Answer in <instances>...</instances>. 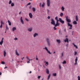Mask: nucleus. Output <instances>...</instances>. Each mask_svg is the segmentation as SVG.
Masks as SVG:
<instances>
[{
    "label": "nucleus",
    "mask_w": 80,
    "mask_h": 80,
    "mask_svg": "<svg viewBox=\"0 0 80 80\" xmlns=\"http://www.w3.org/2000/svg\"><path fill=\"white\" fill-rule=\"evenodd\" d=\"M51 24H52V25H55V21H54V20H53V19H52L51 20Z\"/></svg>",
    "instance_id": "2"
},
{
    "label": "nucleus",
    "mask_w": 80,
    "mask_h": 80,
    "mask_svg": "<svg viewBox=\"0 0 80 80\" xmlns=\"http://www.w3.org/2000/svg\"><path fill=\"white\" fill-rule=\"evenodd\" d=\"M15 52H16L15 53L16 55H17V56H19V55H20V54L18 52V51H17V50H16L15 51Z\"/></svg>",
    "instance_id": "9"
},
{
    "label": "nucleus",
    "mask_w": 80,
    "mask_h": 80,
    "mask_svg": "<svg viewBox=\"0 0 80 80\" xmlns=\"http://www.w3.org/2000/svg\"><path fill=\"white\" fill-rule=\"evenodd\" d=\"M32 10L33 12H35V8H33Z\"/></svg>",
    "instance_id": "32"
},
{
    "label": "nucleus",
    "mask_w": 80,
    "mask_h": 80,
    "mask_svg": "<svg viewBox=\"0 0 80 80\" xmlns=\"http://www.w3.org/2000/svg\"><path fill=\"white\" fill-rule=\"evenodd\" d=\"M54 25L55 26V27H57V26H59L60 25V23H59L58 22H56V24Z\"/></svg>",
    "instance_id": "11"
},
{
    "label": "nucleus",
    "mask_w": 80,
    "mask_h": 80,
    "mask_svg": "<svg viewBox=\"0 0 80 80\" xmlns=\"http://www.w3.org/2000/svg\"><path fill=\"white\" fill-rule=\"evenodd\" d=\"M76 22L78 21V16H76Z\"/></svg>",
    "instance_id": "20"
},
{
    "label": "nucleus",
    "mask_w": 80,
    "mask_h": 80,
    "mask_svg": "<svg viewBox=\"0 0 80 80\" xmlns=\"http://www.w3.org/2000/svg\"><path fill=\"white\" fill-rule=\"evenodd\" d=\"M16 28L15 27H13L12 28V32H14L15 30H16Z\"/></svg>",
    "instance_id": "19"
},
{
    "label": "nucleus",
    "mask_w": 80,
    "mask_h": 80,
    "mask_svg": "<svg viewBox=\"0 0 80 80\" xmlns=\"http://www.w3.org/2000/svg\"><path fill=\"white\" fill-rule=\"evenodd\" d=\"M53 29H54V30H57V28H56L55 26V27H54Z\"/></svg>",
    "instance_id": "41"
},
{
    "label": "nucleus",
    "mask_w": 80,
    "mask_h": 80,
    "mask_svg": "<svg viewBox=\"0 0 80 80\" xmlns=\"http://www.w3.org/2000/svg\"><path fill=\"white\" fill-rule=\"evenodd\" d=\"M6 54H7L6 51H5V50H4L3 51V55H4V57H5V56H6Z\"/></svg>",
    "instance_id": "14"
},
{
    "label": "nucleus",
    "mask_w": 80,
    "mask_h": 80,
    "mask_svg": "<svg viewBox=\"0 0 80 80\" xmlns=\"http://www.w3.org/2000/svg\"><path fill=\"white\" fill-rule=\"evenodd\" d=\"M45 65L46 66H48V62H46Z\"/></svg>",
    "instance_id": "23"
},
{
    "label": "nucleus",
    "mask_w": 80,
    "mask_h": 80,
    "mask_svg": "<svg viewBox=\"0 0 80 80\" xmlns=\"http://www.w3.org/2000/svg\"><path fill=\"white\" fill-rule=\"evenodd\" d=\"M78 60V57H76V58L75 59V62H77Z\"/></svg>",
    "instance_id": "25"
},
{
    "label": "nucleus",
    "mask_w": 80,
    "mask_h": 80,
    "mask_svg": "<svg viewBox=\"0 0 80 80\" xmlns=\"http://www.w3.org/2000/svg\"><path fill=\"white\" fill-rule=\"evenodd\" d=\"M53 75L54 77H56L57 76V73H54L53 74Z\"/></svg>",
    "instance_id": "26"
},
{
    "label": "nucleus",
    "mask_w": 80,
    "mask_h": 80,
    "mask_svg": "<svg viewBox=\"0 0 80 80\" xmlns=\"http://www.w3.org/2000/svg\"><path fill=\"white\" fill-rule=\"evenodd\" d=\"M57 21H56V22H58H58H59V21H60V19L58 20V19H57Z\"/></svg>",
    "instance_id": "42"
},
{
    "label": "nucleus",
    "mask_w": 80,
    "mask_h": 80,
    "mask_svg": "<svg viewBox=\"0 0 80 80\" xmlns=\"http://www.w3.org/2000/svg\"><path fill=\"white\" fill-rule=\"evenodd\" d=\"M65 18H66V20H67L68 19V16H67L66 17H65Z\"/></svg>",
    "instance_id": "47"
},
{
    "label": "nucleus",
    "mask_w": 80,
    "mask_h": 80,
    "mask_svg": "<svg viewBox=\"0 0 80 80\" xmlns=\"http://www.w3.org/2000/svg\"><path fill=\"white\" fill-rule=\"evenodd\" d=\"M63 15V13L62 12H61L60 14V17H62Z\"/></svg>",
    "instance_id": "30"
},
{
    "label": "nucleus",
    "mask_w": 80,
    "mask_h": 80,
    "mask_svg": "<svg viewBox=\"0 0 80 80\" xmlns=\"http://www.w3.org/2000/svg\"><path fill=\"white\" fill-rule=\"evenodd\" d=\"M7 68V66H6L5 68H4V69H5L6 68Z\"/></svg>",
    "instance_id": "58"
},
{
    "label": "nucleus",
    "mask_w": 80,
    "mask_h": 80,
    "mask_svg": "<svg viewBox=\"0 0 80 80\" xmlns=\"http://www.w3.org/2000/svg\"><path fill=\"white\" fill-rule=\"evenodd\" d=\"M3 38H2L1 42H0V45H2V44H3Z\"/></svg>",
    "instance_id": "10"
},
{
    "label": "nucleus",
    "mask_w": 80,
    "mask_h": 80,
    "mask_svg": "<svg viewBox=\"0 0 80 80\" xmlns=\"http://www.w3.org/2000/svg\"><path fill=\"white\" fill-rule=\"evenodd\" d=\"M1 63H2V64H3V65H4V64L5 63L3 61H2L1 62Z\"/></svg>",
    "instance_id": "43"
},
{
    "label": "nucleus",
    "mask_w": 80,
    "mask_h": 80,
    "mask_svg": "<svg viewBox=\"0 0 80 80\" xmlns=\"http://www.w3.org/2000/svg\"><path fill=\"white\" fill-rule=\"evenodd\" d=\"M30 4H31V2H29V3H28V4H27V6H28V5H30Z\"/></svg>",
    "instance_id": "44"
},
{
    "label": "nucleus",
    "mask_w": 80,
    "mask_h": 80,
    "mask_svg": "<svg viewBox=\"0 0 80 80\" xmlns=\"http://www.w3.org/2000/svg\"><path fill=\"white\" fill-rule=\"evenodd\" d=\"M38 33H35L33 35V37H37V36H38Z\"/></svg>",
    "instance_id": "12"
},
{
    "label": "nucleus",
    "mask_w": 80,
    "mask_h": 80,
    "mask_svg": "<svg viewBox=\"0 0 80 80\" xmlns=\"http://www.w3.org/2000/svg\"><path fill=\"white\" fill-rule=\"evenodd\" d=\"M29 17L30 18H33V15L32 13H29Z\"/></svg>",
    "instance_id": "7"
},
{
    "label": "nucleus",
    "mask_w": 80,
    "mask_h": 80,
    "mask_svg": "<svg viewBox=\"0 0 80 80\" xmlns=\"http://www.w3.org/2000/svg\"><path fill=\"white\" fill-rule=\"evenodd\" d=\"M45 49L46 50V51H47L48 53L50 54V55H51V52H50V51H48V49H47V47H45Z\"/></svg>",
    "instance_id": "5"
},
{
    "label": "nucleus",
    "mask_w": 80,
    "mask_h": 80,
    "mask_svg": "<svg viewBox=\"0 0 80 80\" xmlns=\"http://www.w3.org/2000/svg\"><path fill=\"white\" fill-rule=\"evenodd\" d=\"M59 33H61V31H59Z\"/></svg>",
    "instance_id": "60"
},
{
    "label": "nucleus",
    "mask_w": 80,
    "mask_h": 80,
    "mask_svg": "<svg viewBox=\"0 0 80 80\" xmlns=\"http://www.w3.org/2000/svg\"><path fill=\"white\" fill-rule=\"evenodd\" d=\"M40 77H41V76H38V79H40Z\"/></svg>",
    "instance_id": "46"
},
{
    "label": "nucleus",
    "mask_w": 80,
    "mask_h": 80,
    "mask_svg": "<svg viewBox=\"0 0 80 80\" xmlns=\"http://www.w3.org/2000/svg\"><path fill=\"white\" fill-rule=\"evenodd\" d=\"M72 23L74 25H77V21H74L72 22Z\"/></svg>",
    "instance_id": "15"
},
{
    "label": "nucleus",
    "mask_w": 80,
    "mask_h": 80,
    "mask_svg": "<svg viewBox=\"0 0 80 80\" xmlns=\"http://www.w3.org/2000/svg\"><path fill=\"white\" fill-rule=\"evenodd\" d=\"M64 42L65 43H66V42H67V43H69V41H68V38H66L65 40H64Z\"/></svg>",
    "instance_id": "8"
},
{
    "label": "nucleus",
    "mask_w": 80,
    "mask_h": 80,
    "mask_svg": "<svg viewBox=\"0 0 80 80\" xmlns=\"http://www.w3.org/2000/svg\"><path fill=\"white\" fill-rule=\"evenodd\" d=\"M6 29L7 30H8V26H6Z\"/></svg>",
    "instance_id": "50"
},
{
    "label": "nucleus",
    "mask_w": 80,
    "mask_h": 80,
    "mask_svg": "<svg viewBox=\"0 0 80 80\" xmlns=\"http://www.w3.org/2000/svg\"><path fill=\"white\" fill-rule=\"evenodd\" d=\"M77 52L76 51L75 52L74 55H77Z\"/></svg>",
    "instance_id": "34"
},
{
    "label": "nucleus",
    "mask_w": 80,
    "mask_h": 80,
    "mask_svg": "<svg viewBox=\"0 0 80 80\" xmlns=\"http://www.w3.org/2000/svg\"><path fill=\"white\" fill-rule=\"evenodd\" d=\"M0 28H2V23L0 26Z\"/></svg>",
    "instance_id": "49"
},
{
    "label": "nucleus",
    "mask_w": 80,
    "mask_h": 80,
    "mask_svg": "<svg viewBox=\"0 0 80 80\" xmlns=\"http://www.w3.org/2000/svg\"><path fill=\"white\" fill-rule=\"evenodd\" d=\"M58 19V17H56L55 18V20H57Z\"/></svg>",
    "instance_id": "51"
},
{
    "label": "nucleus",
    "mask_w": 80,
    "mask_h": 80,
    "mask_svg": "<svg viewBox=\"0 0 80 80\" xmlns=\"http://www.w3.org/2000/svg\"><path fill=\"white\" fill-rule=\"evenodd\" d=\"M50 76H51V75H50V74L48 77V80H49V79H50Z\"/></svg>",
    "instance_id": "22"
},
{
    "label": "nucleus",
    "mask_w": 80,
    "mask_h": 80,
    "mask_svg": "<svg viewBox=\"0 0 80 80\" xmlns=\"http://www.w3.org/2000/svg\"><path fill=\"white\" fill-rule=\"evenodd\" d=\"M59 69L61 70L62 68V67H61V66H60V65H59Z\"/></svg>",
    "instance_id": "36"
},
{
    "label": "nucleus",
    "mask_w": 80,
    "mask_h": 80,
    "mask_svg": "<svg viewBox=\"0 0 80 80\" xmlns=\"http://www.w3.org/2000/svg\"><path fill=\"white\" fill-rule=\"evenodd\" d=\"M75 65H77V62H75V63H74Z\"/></svg>",
    "instance_id": "45"
},
{
    "label": "nucleus",
    "mask_w": 80,
    "mask_h": 80,
    "mask_svg": "<svg viewBox=\"0 0 80 80\" xmlns=\"http://www.w3.org/2000/svg\"><path fill=\"white\" fill-rule=\"evenodd\" d=\"M38 60V58H36V60Z\"/></svg>",
    "instance_id": "62"
},
{
    "label": "nucleus",
    "mask_w": 80,
    "mask_h": 80,
    "mask_svg": "<svg viewBox=\"0 0 80 80\" xmlns=\"http://www.w3.org/2000/svg\"><path fill=\"white\" fill-rule=\"evenodd\" d=\"M26 58H27V59L28 60H29V61H30V59L29 58L28 56H27L26 57Z\"/></svg>",
    "instance_id": "33"
},
{
    "label": "nucleus",
    "mask_w": 80,
    "mask_h": 80,
    "mask_svg": "<svg viewBox=\"0 0 80 80\" xmlns=\"http://www.w3.org/2000/svg\"><path fill=\"white\" fill-rule=\"evenodd\" d=\"M47 43H48V45L49 46H50V42H47Z\"/></svg>",
    "instance_id": "52"
},
{
    "label": "nucleus",
    "mask_w": 80,
    "mask_h": 80,
    "mask_svg": "<svg viewBox=\"0 0 80 80\" xmlns=\"http://www.w3.org/2000/svg\"><path fill=\"white\" fill-rule=\"evenodd\" d=\"M66 47H68V44H67L66 45Z\"/></svg>",
    "instance_id": "63"
},
{
    "label": "nucleus",
    "mask_w": 80,
    "mask_h": 80,
    "mask_svg": "<svg viewBox=\"0 0 80 80\" xmlns=\"http://www.w3.org/2000/svg\"><path fill=\"white\" fill-rule=\"evenodd\" d=\"M7 32V30H6V31L5 32V33H6V32Z\"/></svg>",
    "instance_id": "61"
},
{
    "label": "nucleus",
    "mask_w": 80,
    "mask_h": 80,
    "mask_svg": "<svg viewBox=\"0 0 80 80\" xmlns=\"http://www.w3.org/2000/svg\"><path fill=\"white\" fill-rule=\"evenodd\" d=\"M46 72L47 74H49V70L48 69H46Z\"/></svg>",
    "instance_id": "16"
},
{
    "label": "nucleus",
    "mask_w": 80,
    "mask_h": 80,
    "mask_svg": "<svg viewBox=\"0 0 80 80\" xmlns=\"http://www.w3.org/2000/svg\"><path fill=\"white\" fill-rule=\"evenodd\" d=\"M78 80H80V76H78Z\"/></svg>",
    "instance_id": "40"
},
{
    "label": "nucleus",
    "mask_w": 80,
    "mask_h": 80,
    "mask_svg": "<svg viewBox=\"0 0 80 80\" xmlns=\"http://www.w3.org/2000/svg\"><path fill=\"white\" fill-rule=\"evenodd\" d=\"M63 57V52H62L61 53V57Z\"/></svg>",
    "instance_id": "37"
},
{
    "label": "nucleus",
    "mask_w": 80,
    "mask_h": 80,
    "mask_svg": "<svg viewBox=\"0 0 80 80\" xmlns=\"http://www.w3.org/2000/svg\"><path fill=\"white\" fill-rule=\"evenodd\" d=\"M46 41L47 42H50L49 41V39H48V38H46Z\"/></svg>",
    "instance_id": "27"
},
{
    "label": "nucleus",
    "mask_w": 80,
    "mask_h": 80,
    "mask_svg": "<svg viewBox=\"0 0 80 80\" xmlns=\"http://www.w3.org/2000/svg\"><path fill=\"white\" fill-rule=\"evenodd\" d=\"M48 19H50V17L48 16Z\"/></svg>",
    "instance_id": "54"
},
{
    "label": "nucleus",
    "mask_w": 80,
    "mask_h": 80,
    "mask_svg": "<svg viewBox=\"0 0 80 80\" xmlns=\"http://www.w3.org/2000/svg\"><path fill=\"white\" fill-rule=\"evenodd\" d=\"M57 42H58L59 43H60V40H57Z\"/></svg>",
    "instance_id": "31"
},
{
    "label": "nucleus",
    "mask_w": 80,
    "mask_h": 80,
    "mask_svg": "<svg viewBox=\"0 0 80 80\" xmlns=\"http://www.w3.org/2000/svg\"><path fill=\"white\" fill-rule=\"evenodd\" d=\"M23 58H25L24 57H23V58H22V60H23Z\"/></svg>",
    "instance_id": "57"
},
{
    "label": "nucleus",
    "mask_w": 80,
    "mask_h": 80,
    "mask_svg": "<svg viewBox=\"0 0 80 80\" xmlns=\"http://www.w3.org/2000/svg\"><path fill=\"white\" fill-rule=\"evenodd\" d=\"M66 21H67V22H68V26L69 27H70L69 28V29L70 30L72 29V25L71 24L69 23L70 22H71V20H70V19H66Z\"/></svg>",
    "instance_id": "1"
},
{
    "label": "nucleus",
    "mask_w": 80,
    "mask_h": 80,
    "mask_svg": "<svg viewBox=\"0 0 80 80\" xmlns=\"http://www.w3.org/2000/svg\"><path fill=\"white\" fill-rule=\"evenodd\" d=\"M47 10H48V12H47L48 14V13H49V10H48V9H47Z\"/></svg>",
    "instance_id": "53"
},
{
    "label": "nucleus",
    "mask_w": 80,
    "mask_h": 80,
    "mask_svg": "<svg viewBox=\"0 0 80 80\" xmlns=\"http://www.w3.org/2000/svg\"><path fill=\"white\" fill-rule=\"evenodd\" d=\"M1 25H2H2L3 24H4V23L3 22V21H1Z\"/></svg>",
    "instance_id": "39"
},
{
    "label": "nucleus",
    "mask_w": 80,
    "mask_h": 80,
    "mask_svg": "<svg viewBox=\"0 0 80 80\" xmlns=\"http://www.w3.org/2000/svg\"><path fill=\"white\" fill-rule=\"evenodd\" d=\"M42 5V3H39V6L41 7V6Z\"/></svg>",
    "instance_id": "55"
},
{
    "label": "nucleus",
    "mask_w": 80,
    "mask_h": 80,
    "mask_svg": "<svg viewBox=\"0 0 80 80\" xmlns=\"http://www.w3.org/2000/svg\"><path fill=\"white\" fill-rule=\"evenodd\" d=\"M42 8H43V7H44V6H45V3L43 2V4H42Z\"/></svg>",
    "instance_id": "29"
},
{
    "label": "nucleus",
    "mask_w": 80,
    "mask_h": 80,
    "mask_svg": "<svg viewBox=\"0 0 80 80\" xmlns=\"http://www.w3.org/2000/svg\"><path fill=\"white\" fill-rule=\"evenodd\" d=\"M47 5L48 7H50V0H47Z\"/></svg>",
    "instance_id": "3"
},
{
    "label": "nucleus",
    "mask_w": 80,
    "mask_h": 80,
    "mask_svg": "<svg viewBox=\"0 0 80 80\" xmlns=\"http://www.w3.org/2000/svg\"><path fill=\"white\" fill-rule=\"evenodd\" d=\"M59 22L62 23V24H63L64 23H65V22L62 20V18H59Z\"/></svg>",
    "instance_id": "4"
},
{
    "label": "nucleus",
    "mask_w": 80,
    "mask_h": 80,
    "mask_svg": "<svg viewBox=\"0 0 80 80\" xmlns=\"http://www.w3.org/2000/svg\"><path fill=\"white\" fill-rule=\"evenodd\" d=\"M25 20H26V21H27V22H28V21H29V20H28V19L27 18H25Z\"/></svg>",
    "instance_id": "38"
},
{
    "label": "nucleus",
    "mask_w": 80,
    "mask_h": 80,
    "mask_svg": "<svg viewBox=\"0 0 80 80\" xmlns=\"http://www.w3.org/2000/svg\"><path fill=\"white\" fill-rule=\"evenodd\" d=\"M72 44L73 45H74V47H75L76 48H78V47H77V46L74 43H72Z\"/></svg>",
    "instance_id": "17"
},
{
    "label": "nucleus",
    "mask_w": 80,
    "mask_h": 80,
    "mask_svg": "<svg viewBox=\"0 0 80 80\" xmlns=\"http://www.w3.org/2000/svg\"><path fill=\"white\" fill-rule=\"evenodd\" d=\"M14 40H18V39L17 38H16L14 39Z\"/></svg>",
    "instance_id": "48"
},
{
    "label": "nucleus",
    "mask_w": 80,
    "mask_h": 80,
    "mask_svg": "<svg viewBox=\"0 0 80 80\" xmlns=\"http://www.w3.org/2000/svg\"><path fill=\"white\" fill-rule=\"evenodd\" d=\"M28 30L29 32H32V28H28Z\"/></svg>",
    "instance_id": "13"
},
{
    "label": "nucleus",
    "mask_w": 80,
    "mask_h": 80,
    "mask_svg": "<svg viewBox=\"0 0 80 80\" xmlns=\"http://www.w3.org/2000/svg\"><path fill=\"white\" fill-rule=\"evenodd\" d=\"M27 63H30V60H29V61H28Z\"/></svg>",
    "instance_id": "56"
},
{
    "label": "nucleus",
    "mask_w": 80,
    "mask_h": 80,
    "mask_svg": "<svg viewBox=\"0 0 80 80\" xmlns=\"http://www.w3.org/2000/svg\"><path fill=\"white\" fill-rule=\"evenodd\" d=\"M14 5L15 4H14V3H13V2H12L11 4V7H13V6H14Z\"/></svg>",
    "instance_id": "28"
},
{
    "label": "nucleus",
    "mask_w": 80,
    "mask_h": 80,
    "mask_svg": "<svg viewBox=\"0 0 80 80\" xmlns=\"http://www.w3.org/2000/svg\"><path fill=\"white\" fill-rule=\"evenodd\" d=\"M8 22L9 23V25L10 26H11V25H12V23H11V22L10 21L8 20Z\"/></svg>",
    "instance_id": "18"
},
{
    "label": "nucleus",
    "mask_w": 80,
    "mask_h": 80,
    "mask_svg": "<svg viewBox=\"0 0 80 80\" xmlns=\"http://www.w3.org/2000/svg\"><path fill=\"white\" fill-rule=\"evenodd\" d=\"M32 73V71H30L29 72V73Z\"/></svg>",
    "instance_id": "64"
},
{
    "label": "nucleus",
    "mask_w": 80,
    "mask_h": 80,
    "mask_svg": "<svg viewBox=\"0 0 80 80\" xmlns=\"http://www.w3.org/2000/svg\"><path fill=\"white\" fill-rule=\"evenodd\" d=\"M61 9L62 10V11L63 12V11H64V10H65V8H64V7H63L62 6L61 8Z\"/></svg>",
    "instance_id": "21"
},
{
    "label": "nucleus",
    "mask_w": 80,
    "mask_h": 80,
    "mask_svg": "<svg viewBox=\"0 0 80 80\" xmlns=\"http://www.w3.org/2000/svg\"><path fill=\"white\" fill-rule=\"evenodd\" d=\"M62 64H66L67 63V62L66 61H64L62 62Z\"/></svg>",
    "instance_id": "24"
},
{
    "label": "nucleus",
    "mask_w": 80,
    "mask_h": 80,
    "mask_svg": "<svg viewBox=\"0 0 80 80\" xmlns=\"http://www.w3.org/2000/svg\"><path fill=\"white\" fill-rule=\"evenodd\" d=\"M21 22L22 23V24H24V21L23 19H22V17H21L20 18Z\"/></svg>",
    "instance_id": "6"
},
{
    "label": "nucleus",
    "mask_w": 80,
    "mask_h": 80,
    "mask_svg": "<svg viewBox=\"0 0 80 80\" xmlns=\"http://www.w3.org/2000/svg\"><path fill=\"white\" fill-rule=\"evenodd\" d=\"M12 3V1L10 0L9 2V5H10Z\"/></svg>",
    "instance_id": "35"
},
{
    "label": "nucleus",
    "mask_w": 80,
    "mask_h": 80,
    "mask_svg": "<svg viewBox=\"0 0 80 80\" xmlns=\"http://www.w3.org/2000/svg\"><path fill=\"white\" fill-rule=\"evenodd\" d=\"M2 75V72H0V76Z\"/></svg>",
    "instance_id": "59"
}]
</instances>
